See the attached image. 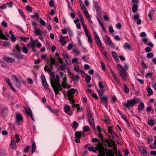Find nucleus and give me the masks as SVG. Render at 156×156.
Instances as JSON below:
<instances>
[{
	"label": "nucleus",
	"mask_w": 156,
	"mask_h": 156,
	"mask_svg": "<svg viewBox=\"0 0 156 156\" xmlns=\"http://www.w3.org/2000/svg\"><path fill=\"white\" fill-rule=\"evenodd\" d=\"M133 5L132 10L133 12L135 13L137 12L138 8V4H133Z\"/></svg>",
	"instance_id": "obj_22"
},
{
	"label": "nucleus",
	"mask_w": 156,
	"mask_h": 156,
	"mask_svg": "<svg viewBox=\"0 0 156 156\" xmlns=\"http://www.w3.org/2000/svg\"><path fill=\"white\" fill-rule=\"evenodd\" d=\"M117 69L122 79L126 81L127 77L126 72L125 70L122 66L118 64L117 65Z\"/></svg>",
	"instance_id": "obj_3"
},
{
	"label": "nucleus",
	"mask_w": 156,
	"mask_h": 156,
	"mask_svg": "<svg viewBox=\"0 0 156 156\" xmlns=\"http://www.w3.org/2000/svg\"><path fill=\"white\" fill-rule=\"evenodd\" d=\"M0 64H1L2 66L3 67H7L6 64L1 61H0Z\"/></svg>",
	"instance_id": "obj_58"
},
{
	"label": "nucleus",
	"mask_w": 156,
	"mask_h": 156,
	"mask_svg": "<svg viewBox=\"0 0 156 156\" xmlns=\"http://www.w3.org/2000/svg\"><path fill=\"white\" fill-rule=\"evenodd\" d=\"M4 60L6 62H8L9 63L14 62H15V59L10 57H3Z\"/></svg>",
	"instance_id": "obj_17"
},
{
	"label": "nucleus",
	"mask_w": 156,
	"mask_h": 156,
	"mask_svg": "<svg viewBox=\"0 0 156 156\" xmlns=\"http://www.w3.org/2000/svg\"><path fill=\"white\" fill-rule=\"evenodd\" d=\"M59 76L57 74L56 75V79H51V84L53 89L56 94L57 95L59 93V91H62V88L59 82Z\"/></svg>",
	"instance_id": "obj_1"
},
{
	"label": "nucleus",
	"mask_w": 156,
	"mask_h": 156,
	"mask_svg": "<svg viewBox=\"0 0 156 156\" xmlns=\"http://www.w3.org/2000/svg\"><path fill=\"white\" fill-rule=\"evenodd\" d=\"M16 143L15 140H12L11 143V147L12 149H16Z\"/></svg>",
	"instance_id": "obj_28"
},
{
	"label": "nucleus",
	"mask_w": 156,
	"mask_h": 156,
	"mask_svg": "<svg viewBox=\"0 0 156 156\" xmlns=\"http://www.w3.org/2000/svg\"><path fill=\"white\" fill-rule=\"evenodd\" d=\"M34 32L35 34L37 35H41L42 34V31L38 29H34Z\"/></svg>",
	"instance_id": "obj_24"
},
{
	"label": "nucleus",
	"mask_w": 156,
	"mask_h": 156,
	"mask_svg": "<svg viewBox=\"0 0 156 156\" xmlns=\"http://www.w3.org/2000/svg\"><path fill=\"white\" fill-rule=\"evenodd\" d=\"M98 94L101 98V96H104V90H97Z\"/></svg>",
	"instance_id": "obj_36"
},
{
	"label": "nucleus",
	"mask_w": 156,
	"mask_h": 156,
	"mask_svg": "<svg viewBox=\"0 0 156 156\" xmlns=\"http://www.w3.org/2000/svg\"><path fill=\"white\" fill-rule=\"evenodd\" d=\"M8 108L7 107H4L1 109V114L3 116H6L8 113Z\"/></svg>",
	"instance_id": "obj_20"
},
{
	"label": "nucleus",
	"mask_w": 156,
	"mask_h": 156,
	"mask_svg": "<svg viewBox=\"0 0 156 156\" xmlns=\"http://www.w3.org/2000/svg\"><path fill=\"white\" fill-rule=\"evenodd\" d=\"M80 1V6L81 7V8L83 11V12L84 15L86 16V17L88 20L89 22L90 23H92V22L91 20L90 17L88 14V11L85 7V6L82 2L81 0H79Z\"/></svg>",
	"instance_id": "obj_6"
},
{
	"label": "nucleus",
	"mask_w": 156,
	"mask_h": 156,
	"mask_svg": "<svg viewBox=\"0 0 156 156\" xmlns=\"http://www.w3.org/2000/svg\"><path fill=\"white\" fill-rule=\"evenodd\" d=\"M26 9L29 12H31L32 11V8L29 5H27L26 7Z\"/></svg>",
	"instance_id": "obj_45"
},
{
	"label": "nucleus",
	"mask_w": 156,
	"mask_h": 156,
	"mask_svg": "<svg viewBox=\"0 0 156 156\" xmlns=\"http://www.w3.org/2000/svg\"><path fill=\"white\" fill-rule=\"evenodd\" d=\"M140 36L141 37H144L146 36V34L144 32H142L140 34Z\"/></svg>",
	"instance_id": "obj_64"
},
{
	"label": "nucleus",
	"mask_w": 156,
	"mask_h": 156,
	"mask_svg": "<svg viewBox=\"0 0 156 156\" xmlns=\"http://www.w3.org/2000/svg\"><path fill=\"white\" fill-rule=\"evenodd\" d=\"M68 68L63 63L59 66V69L62 70L63 71L65 70L66 68Z\"/></svg>",
	"instance_id": "obj_35"
},
{
	"label": "nucleus",
	"mask_w": 156,
	"mask_h": 156,
	"mask_svg": "<svg viewBox=\"0 0 156 156\" xmlns=\"http://www.w3.org/2000/svg\"><path fill=\"white\" fill-rule=\"evenodd\" d=\"M30 149V146L29 145L27 146L24 149V152L25 153H27Z\"/></svg>",
	"instance_id": "obj_50"
},
{
	"label": "nucleus",
	"mask_w": 156,
	"mask_h": 156,
	"mask_svg": "<svg viewBox=\"0 0 156 156\" xmlns=\"http://www.w3.org/2000/svg\"><path fill=\"white\" fill-rule=\"evenodd\" d=\"M100 98L102 103L104 104L105 107H107V104L108 102V98L106 96H101Z\"/></svg>",
	"instance_id": "obj_16"
},
{
	"label": "nucleus",
	"mask_w": 156,
	"mask_h": 156,
	"mask_svg": "<svg viewBox=\"0 0 156 156\" xmlns=\"http://www.w3.org/2000/svg\"><path fill=\"white\" fill-rule=\"evenodd\" d=\"M35 44V41H33L32 42H30L27 44V46L28 47H30L31 48H33L34 47Z\"/></svg>",
	"instance_id": "obj_34"
},
{
	"label": "nucleus",
	"mask_w": 156,
	"mask_h": 156,
	"mask_svg": "<svg viewBox=\"0 0 156 156\" xmlns=\"http://www.w3.org/2000/svg\"><path fill=\"white\" fill-rule=\"evenodd\" d=\"M147 57L148 58H152L154 56V55L153 53H149L147 54Z\"/></svg>",
	"instance_id": "obj_48"
},
{
	"label": "nucleus",
	"mask_w": 156,
	"mask_h": 156,
	"mask_svg": "<svg viewBox=\"0 0 156 156\" xmlns=\"http://www.w3.org/2000/svg\"><path fill=\"white\" fill-rule=\"evenodd\" d=\"M16 38L14 34H12L11 36V40L13 42H15L16 40Z\"/></svg>",
	"instance_id": "obj_59"
},
{
	"label": "nucleus",
	"mask_w": 156,
	"mask_h": 156,
	"mask_svg": "<svg viewBox=\"0 0 156 156\" xmlns=\"http://www.w3.org/2000/svg\"><path fill=\"white\" fill-rule=\"evenodd\" d=\"M140 150L144 156H149L148 153L147 152L144 147L141 148Z\"/></svg>",
	"instance_id": "obj_23"
},
{
	"label": "nucleus",
	"mask_w": 156,
	"mask_h": 156,
	"mask_svg": "<svg viewBox=\"0 0 156 156\" xmlns=\"http://www.w3.org/2000/svg\"><path fill=\"white\" fill-rule=\"evenodd\" d=\"M95 40L98 45L100 47V48L101 50H102L104 48L102 46V43L99 37L95 39Z\"/></svg>",
	"instance_id": "obj_19"
},
{
	"label": "nucleus",
	"mask_w": 156,
	"mask_h": 156,
	"mask_svg": "<svg viewBox=\"0 0 156 156\" xmlns=\"http://www.w3.org/2000/svg\"><path fill=\"white\" fill-rule=\"evenodd\" d=\"M101 68L104 71L105 70V65L103 62H101Z\"/></svg>",
	"instance_id": "obj_57"
},
{
	"label": "nucleus",
	"mask_w": 156,
	"mask_h": 156,
	"mask_svg": "<svg viewBox=\"0 0 156 156\" xmlns=\"http://www.w3.org/2000/svg\"><path fill=\"white\" fill-rule=\"evenodd\" d=\"M75 93V90L74 88L71 89L68 92L67 96L69 100L73 103H75V102L73 99V94Z\"/></svg>",
	"instance_id": "obj_7"
},
{
	"label": "nucleus",
	"mask_w": 156,
	"mask_h": 156,
	"mask_svg": "<svg viewBox=\"0 0 156 156\" xmlns=\"http://www.w3.org/2000/svg\"><path fill=\"white\" fill-rule=\"evenodd\" d=\"M153 75L152 72H149L146 74V78H147L148 77H151Z\"/></svg>",
	"instance_id": "obj_44"
},
{
	"label": "nucleus",
	"mask_w": 156,
	"mask_h": 156,
	"mask_svg": "<svg viewBox=\"0 0 156 156\" xmlns=\"http://www.w3.org/2000/svg\"><path fill=\"white\" fill-rule=\"evenodd\" d=\"M5 38H6V37L2 34V31L0 30V38L5 39Z\"/></svg>",
	"instance_id": "obj_55"
},
{
	"label": "nucleus",
	"mask_w": 156,
	"mask_h": 156,
	"mask_svg": "<svg viewBox=\"0 0 156 156\" xmlns=\"http://www.w3.org/2000/svg\"><path fill=\"white\" fill-rule=\"evenodd\" d=\"M72 78L73 80H78L79 79V77L78 75H76V76L73 75V77H72Z\"/></svg>",
	"instance_id": "obj_56"
},
{
	"label": "nucleus",
	"mask_w": 156,
	"mask_h": 156,
	"mask_svg": "<svg viewBox=\"0 0 156 156\" xmlns=\"http://www.w3.org/2000/svg\"><path fill=\"white\" fill-rule=\"evenodd\" d=\"M105 41L106 42L107 44L110 46L112 48H114L115 45L114 44L112 43L111 41L110 38L107 36H105Z\"/></svg>",
	"instance_id": "obj_12"
},
{
	"label": "nucleus",
	"mask_w": 156,
	"mask_h": 156,
	"mask_svg": "<svg viewBox=\"0 0 156 156\" xmlns=\"http://www.w3.org/2000/svg\"><path fill=\"white\" fill-rule=\"evenodd\" d=\"M124 90L125 93H128L129 91V90L128 87H127L126 84H124Z\"/></svg>",
	"instance_id": "obj_41"
},
{
	"label": "nucleus",
	"mask_w": 156,
	"mask_h": 156,
	"mask_svg": "<svg viewBox=\"0 0 156 156\" xmlns=\"http://www.w3.org/2000/svg\"><path fill=\"white\" fill-rule=\"evenodd\" d=\"M96 148L98 151L99 153L104 151V148L101 144L100 142L99 144H97Z\"/></svg>",
	"instance_id": "obj_18"
},
{
	"label": "nucleus",
	"mask_w": 156,
	"mask_h": 156,
	"mask_svg": "<svg viewBox=\"0 0 156 156\" xmlns=\"http://www.w3.org/2000/svg\"><path fill=\"white\" fill-rule=\"evenodd\" d=\"M80 22L82 24V26L83 27H86L85 24L84 22L83 18L80 19Z\"/></svg>",
	"instance_id": "obj_51"
},
{
	"label": "nucleus",
	"mask_w": 156,
	"mask_h": 156,
	"mask_svg": "<svg viewBox=\"0 0 156 156\" xmlns=\"http://www.w3.org/2000/svg\"><path fill=\"white\" fill-rule=\"evenodd\" d=\"M40 22L43 26H44L46 24L45 22L42 19H40Z\"/></svg>",
	"instance_id": "obj_60"
},
{
	"label": "nucleus",
	"mask_w": 156,
	"mask_h": 156,
	"mask_svg": "<svg viewBox=\"0 0 156 156\" xmlns=\"http://www.w3.org/2000/svg\"><path fill=\"white\" fill-rule=\"evenodd\" d=\"M84 31L85 32L86 36H87V37H89V36H91L90 34L88 32V30L87 29V27L83 28Z\"/></svg>",
	"instance_id": "obj_33"
},
{
	"label": "nucleus",
	"mask_w": 156,
	"mask_h": 156,
	"mask_svg": "<svg viewBox=\"0 0 156 156\" xmlns=\"http://www.w3.org/2000/svg\"><path fill=\"white\" fill-rule=\"evenodd\" d=\"M73 44H69L67 47V49L68 50H70L73 47Z\"/></svg>",
	"instance_id": "obj_62"
},
{
	"label": "nucleus",
	"mask_w": 156,
	"mask_h": 156,
	"mask_svg": "<svg viewBox=\"0 0 156 156\" xmlns=\"http://www.w3.org/2000/svg\"><path fill=\"white\" fill-rule=\"evenodd\" d=\"M90 127L88 126H84L83 129V131L84 132H87L89 130Z\"/></svg>",
	"instance_id": "obj_46"
},
{
	"label": "nucleus",
	"mask_w": 156,
	"mask_h": 156,
	"mask_svg": "<svg viewBox=\"0 0 156 156\" xmlns=\"http://www.w3.org/2000/svg\"><path fill=\"white\" fill-rule=\"evenodd\" d=\"M95 8L98 14L101 13V9L99 6L98 5H95Z\"/></svg>",
	"instance_id": "obj_40"
},
{
	"label": "nucleus",
	"mask_w": 156,
	"mask_h": 156,
	"mask_svg": "<svg viewBox=\"0 0 156 156\" xmlns=\"http://www.w3.org/2000/svg\"><path fill=\"white\" fill-rule=\"evenodd\" d=\"M110 72L111 73L113 77L114 78L115 80L116 81L117 84L119 86L122 85V84L120 82L119 79L118 78L117 76L113 70L112 69H111L110 70Z\"/></svg>",
	"instance_id": "obj_14"
},
{
	"label": "nucleus",
	"mask_w": 156,
	"mask_h": 156,
	"mask_svg": "<svg viewBox=\"0 0 156 156\" xmlns=\"http://www.w3.org/2000/svg\"><path fill=\"white\" fill-rule=\"evenodd\" d=\"M140 101V99L139 98L134 97V98L131 100H127V102L123 104L128 109L134 106L137 103Z\"/></svg>",
	"instance_id": "obj_2"
},
{
	"label": "nucleus",
	"mask_w": 156,
	"mask_h": 156,
	"mask_svg": "<svg viewBox=\"0 0 156 156\" xmlns=\"http://www.w3.org/2000/svg\"><path fill=\"white\" fill-rule=\"evenodd\" d=\"M74 69L75 71L79 73H83L84 72L80 68L78 67H74Z\"/></svg>",
	"instance_id": "obj_27"
},
{
	"label": "nucleus",
	"mask_w": 156,
	"mask_h": 156,
	"mask_svg": "<svg viewBox=\"0 0 156 156\" xmlns=\"http://www.w3.org/2000/svg\"><path fill=\"white\" fill-rule=\"evenodd\" d=\"M82 134V132H80L76 131L75 133V141L76 143L80 142V140L81 136Z\"/></svg>",
	"instance_id": "obj_13"
},
{
	"label": "nucleus",
	"mask_w": 156,
	"mask_h": 156,
	"mask_svg": "<svg viewBox=\"0 0 156 156\" xmlns=\"http://www.w3.org/2000/svg\"><path fill=\"white\" fill-rule=\"evenodd\" d=\"M88 150L90 151H93L94 152H96L97 151L93 147H90L88 148Z\"/></svg>",
	"instance_id": "obj_43"
},
{
	"label": "nucleus",
	"mask_w": 156,
	"mask_h": 156,
	"mask_svg": "<svg viewBox=\"0 0 156 156\" xmlns=\"http://www.w3.org/2000/svg\"><path fill=\"white\" fill-rule=\"evenodd\" d=\"M87 114L88 121L90 124L92 126V127H94V119L93 118L92 115L89 110L87 111Z\"/></svg>",
	"instance_id": "obj_9"
},
{
	"label": "nucleus",
	"mask_w": 156,
	"mask_h": 156,
	"mask_svg": "<svg viewBox=\"0 0 156 156\" xmlns=\"http://www.w3.org/2000/svg\"><path fill=\"white\" fill-rule=\"evenodd\" d=\"M22 50L23 52L26 54H27L28 52V49L24 45L23 46Z\"/></svg>",
	"instance_id": "obj_31"
},
{
	"label": "nucleus",
	"mask_w": 156,
	"mask_h": 156,
	"mask_svg": "<svg viewBox=\"0 0 156 156\" xmlns=\"http://www.w3.org/2000/svg\"><path fill=\"white\" fill-rule=\"evenodd\" d=\"M70 108L68 105H66L64 107V112L65 113H67L70 110Z\"/></svg>",
	"instance_id": "obj_32"
},
{
	"label": "nucleus",
	"mask_w": 156,
	"mask_h": 156,
	"mask_svg": "<svg viewBox=\"0 0 156 156\" xmlns=\"http://www.w3.org/2000/svg\"><path fill=\"white\" fill-rule=\"evenodd\" d=\"M144 108V105L143 102H140L138 105V110L140 112H141Z\"/></svg>",
	"instance_id": "obj_25"
},
{
	"label": "nucleus",
	"mask_w": 156,
	"mask_h": 156,
	"mask_svg": "<svg viewBox=\"0 0 156 156\" xmlns=\"http://www.w3.org/2000/svg\"><path fill=\"white\" fill-rule=\"evenodd\" d=\"M124 47L125 48H126L129 50L131 49V46L127 43H126L125 44Z\"/></svg>",
	"instance_id": "obj_39"
},
{
	"label": "nucleus",
	"mask_w": 156,
	"mask_h": 156,
	"mask_svg": "<svg viewBox=\"0 0 156 156\" xmlns=\"http://www.w3.org/2000/svg\"><path fill=\"white\" fill-rule=\"evenodd\" d=\"M86 80L87 83L90 82L91 80L90 76L89 75H87L86 78Z\"/></svg>",
	"instance_id": "obj_47"
},
{
	"label": "nucleus",
	"mask_w": 156,
	"mask_h": 156,
	"mask_svg": "<svg viewBox=\"0 0 156 156\" xmlns=\"http://www.w3.org/2000/svg\"><path fill=\"white\" fill-rule=\"evenodd\" d=\"M42 83L45 89H47L48 88L49 86L46 82L45 77L44 75H42L41 76Z\"/></svg>",
	"instance_id": "obj_11"
},
{
	"label": "nucleus",
	"mask_w": 156,
	"mask_h": 156,
	"mask_svg": "<svg viewBox=\"0 0 156 156\" xmlns=\"http://www.w3.org/2000/svg\"><path fill=\"white\" fill-rule=\"evenodd\" d=\"M104 145L106 147H111L112 148H114L115 153H116L117 148L115 147V144L114 142L111 139L109 140L106 139L104 141Z\"/></svg>",
	"instance_id": "obj_5"
},
{
	"label": "nucleus",
	"mask_w": 156,
	"mask_h": 156,
	"mask_svg": "<svg viewBox=\"0 0 156 156\" xmlns=\"http://www.w3.org/2000/svg\"><path fill=\"white\" fill-rule=\"evenodd\" d=\"M152 109V108L151 106H148L146 108V111L147 112H150Z\"/></svg>",
	"instance_id": "obj_63"
},
{
	"label": "nucleus",
	"mask_w": 156,
	"mask_h": 156,
	"mask_svg": "<svg viewBox=\"0 0 156 156\" xmlns=\"http://www.w3.org/2000/svg\"><path fill=\"white\" fill-rule=\"evenodd\" d=\"M59 41L62 45H64L66 43V41L64 40V37L62 35L60 36Z\"/></svg>",
	"instance_id": "obj_21"
},
{
	"label": "nucleus",
	"mask_w": 156,
	"mask_h": 156,
	"mask_svg": "<svg viewBox=\"0 0 156 156\" xmlns=\"http://www.w3.org/2000/svg\"><path fill=\"white\" fill-rule=\"evenodd\" d=\"M32 23V25L34 27V29H37V27L38 24L35 22H33Z\"/></svg>",
	"instance_id": "obj_54"
},
{
	"label": "nucleus",
	"mask_w": 156,
	"mask_h": 156,
	"mask_svg": "<svg viewBox=\"0 0 156 156\" xmlns=\"http://www.w3.org/2000/svg\"><path fill=\"white\" fill-rule=\"evenodd\" d=\"M32 153H33L34 152L36 148L34 140H33V141L32 144Z\"/></svg>",
	"instance_id": "obj_29"
},
{
	"label": "nucleus",
	"mask_w": 156,
	"mask_h": 156,
	"mask_svg": "<svg viewBox=\"0 0 156 156\" xmlns=\"http://www.w3.org/2000/svg\"><path fill=\"white\" fill-rule=\"evenodd\" d=\"M12 76L14 85L17 87H21V82L18 78L15 75H12Z\"/></svg>",
	"instance_id": "obj_8"
},
{
	"label": "nucleus",
	"mask_w": 156,
	"mask_h": 156,
	"mask_svg": "<svg viewBox=\"0 0 156 156\" xmlns=\"http://www.w3.org/2000/svg\"><path fill=\"white\" fill-rule=\"evenodd\" d=\"M50 65L51 66H52L56 64L57 62V61L53 58L51 57L50 58Z\"/></svg>",
	"instance_id": "obj_26"
},
{
	"label": "nucleus",
	"mask_w": 156,
	"mask_h": 156,
	"mask_svg": "<svg viewBox=\"0 0 156 156\" xmlns=\"http://www.w3.org/2000/svg\"><path fill=\"white\" fill-rule=\"evenodd\" d=\"M78 126V124L76 121H74L73 123V127L74 129H76Z\"/></svg>",
	"instance_id": "obj_42"
},
{
	"label": "nucleus",
	"mask_w": 156,
	"mask_h": 156,
	"mask_svg": "<svg viewBox=\"0 0 156 156\" xmlns=\"http://www.w3.org/2000/svg\"><path fill=\"white\" fill-rule=\"evenodd\" d=\"M1 25L4 28L6 27L7 26V23L4 21L2 22Z\"/></svg>",
	"instance_id": "obj_52"
},
{
	"label": "nucleus",
	"mask_w": 156,
	"mask_h": 156,
	"mask_svg": "<svg viewBox=\"0 0 156 156\" xmlns=\"http://www.w3.org/2000/svg\"><path fill=\"white\" fill-rule=\"evenodd\" d=\"M147 91L149 94H151V95L153 94V91L151 88H148L147 89Z\"/></svg>",
	"instance_id": "obj_61"
},
{
	"label": "nucleus",
	"mask_w": 156,
	"mask_h": 156,
	"mask_svg": "<svg viewBox=\"0 0 156 156\" xmlns=\"http://www.w3.org/2000/svg\"><path fill=\"white\" fill-rule=\"evenodd\" d=\"M148 124L150 126H153L154 125V122L153 120L150 119L149 120L148 122Z\"/></svg>",
	"instance_id": "obj_49"
},
{
	"label": "nucleus",
	"mask_w": 156,
	"mask_h": 156,
	"mask_svg": "<svg viewBox=\"0 0 156 156\" xmlns=\"http://www.w3.org/2000/svg\"><path fill=\"white\" fill-rule=\"evenodd\" d=\"M29 110L27 109L26 108H24L25 112L27 115H30L31 113H32L30 109L29 108Z\"/></svg>",
	"instance_id": "obj_37"
},
{
	"label": "nucleus",
	"mask_w": 156,
	"mask_h": 156,
	"mask_svg": "<svg viewBox=\"0 0 156 156\" xmlns=\"http://www.w3.org/2000/svg\"><path fill=\"white\" fill-rule=\"evenodd\" d=\"M15 48L13 49V51L10 53V55L12 56H14L15 57L17 58L23 59V55L21 54L17 53L15 54V51L16 50L18 52H20L21 51V48L18 45H15Z\"/></svg>",
	"instance_id": "obj_4"
},
{
	"label": "nucleus",
	"mask_w": 156,
	"mask_h": 156,
	"mask_svg": "<svg viewBox=\"0 0 156 156\" xmlns=\"http://www.w3.org/2000/svg\"><path fill=\"white\" fill-rule=\"evenodd\" d=\"M16 121L18 125L21 124V122L23 121V118L21 115L18 112L16 114Z\"/></svg>",
	"instance_id": "obj_10"
},
{
	"label": "nucleus",
	"mask_w": 156,
	"mask_h": 156,
	"mask_svg": "<svg viewBox=\"0 0 156 156\" xmlns=\"http://www.w3.org/2000/svg\"><path fill=\"white\" fill-rule=\"evenodd\" d=\"M62 56L65 59L66 62H68L69 60H70L68 56L64 52L62 53Z\"/></svg>",
	"instance_id": "obj_30"
},
{
	"label": "nucleus",
	"mask_w": 156,
	"mask_h": 156,
	"mask_svg": "<svg viewBox=\"0 0 156 156\" xmlns=\"http://www.w3.org/2000/svg\"><path fill=\"white\" fill-rule=\"evenodd\" d=\"M154 12V11L153 10H151L150 11V12L149 13L148 16L150 20H152L153 19L152 15L153 14V13Z\"/></svg>",
	"instance_id": "obj_38"
},
{
	"label": "nucleus",
	"mask_w": 156,
	"mask_h": 156,
	"mask_svg": "<svg viewBox=\"0 0 156 156\" xmlns=\"http://www.w3.org/2000/svg\"><path fill=\"white\" fill-rule=\"evenodd\" d=\"M63 81L62 83V86L63 87L66 88V87L68 88H70L71 86L69 85L67 83V78L66 77H65L63 79Z\"/></svg>",
	"instance_id": "obj_15"
},
{
	"label": "nucleus",
	"mask_w": 156,
	"mask_h": 156,
	"mask_svg": "<svg viewBox=\"0 0 156 156\" xmlns=\"http://www.w3.org/2000/svg\"><path fill=\"white\" fill-rule=\"evenodd\" d=\"M140 17V16L138 14H135L133 17V19L135 20H138Z\"/></svg>",
	"instance_id": "obj_53"
}]
</instances>
